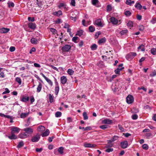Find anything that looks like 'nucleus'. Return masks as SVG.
Segmentation results:
<instances>
[{
    "label": "nucleus",
    "instance_id": "1",
    "mask_svg": "<svg viewBox=\"0 0 156 156\" xmlns=\"http://www.w3.org/2000/svg\"><path fill=\"white\" fill-rule=\"evenodd\" d=\"M94 24L99 27H102L104 25V23L102 20L99 19L95 20Z\"/></svg>",
    "mask_w": 156,
    "mask_h": 156
},
{
    "label": "nucleus",
    "instance_id": "2",
    "mask_svg": "<svg viewBox=\"0 0 156 156\" xmlns=\"http://www.w3.org/2000/svg\"><path fill=\"white\" fill-rule=\"evenodd\" d=\"M37 4L39 7L42 10L47 8L48 7V5H46L45 2H44L38 1Z\"/></svg>",
    "mask_w": 156,
    "mask_h": 156
},
{
    "label": "nucleus",
    "instance_id": "3",
    "mask_svg": "<svg viewBox=\"0 0 156 156\" xmlns=\"http://www.w3.org/2000/svg\"><path fill=\"white\" fill-rule=\"evenodd\" d=\"M11 133L17 134L20 130V129L16 127H12L11 129Z\"/></svg>",
    "mask_w": 156,
    "mask_h": 156
},
{
    "label": "nucleus",
    "instance_id": "4",
    "mask_svg": "<svg viewBox=\"0 0 156 156\" xmlns=\"http://www.w3.org/2000/svg\"><path fill=\"white\" fill-rule=\"evenodd\" d=\"M126 101L128 104H130L132 103L134 101L133 96L131 95H129L126 98Z\"/></svg>",
    "mask_w": 156,
    "mask_h": 156
},
{
    "label": "nucleus",
    "instance_id": "5",
    "mask_svg": "<svg viewBox=\"0 0 156 156\" xmlns=\"http://www.w3.org/2000/svg\"><path fill=\"white\" fill-rule=\"evenodd\" d=\"M71 48V47L70 45L66 44L62 47V50L63 52H67L69 51Z\"/></svg>",
    "mask_w": 156,
    "mask_h": 156
},
{
    "label": "nucleus",
    "instance_id": "6",
    "mask_svg": "<svg viewBox=\"0 0 156 156\" xmlns=\"http://www.w3.org/2000/svg\"><path fill=\"white\" fill-rule=\"evenodd\" d=\"M136 54L135 52H131L129 53L126 56V58L127 59L129 58H133L134 57L136 56Z\"/></svg>",
    "mask_w": 156,
    "mask_h": 156
},
{
    "label": "nucleus",
    "instance_id": "7",
    "mask_svg": "<svg viewBox=\"0 0 156 156\" xmlns=\"http://www.w3.org/2000/svg\"><path fill=\"white\" fill-rule=\"evenodd\" d=\"M102 123L103 124H110L112 123V121L109 119H105L102 121Z\"/></svg>",
    "mask_w": 156,
    "mask_h": 156
},
{
    "label": "nucleus",
    "instance_id": "8",
    "mask_svg": "<svg viewBox=\"0 0 156 156\" xmlns=\"http://www.w3.org/2000/svg\"><path fill=\"white\" fill-rule=\"evenodd\" d=\"M52 15L57 17H59L60 16L62 15V11L60 10L58 11H55L52 12Z\"/></svg>",
    "mask_w": 156,
    "mask_h": 156
},
{
    "label": "nucleus",
    "instance_id": "9",
    "mask_svg": "<svg viewBox=\"0 0 156 156\" xmlns=\"http://www.w3.org/2000/svg\"><path fill=\"white\" fill-rule=\"evenodd\" d=\"M110 20L113 24L116 25L118 23V20L114 17H111Z\"/></svg>",
    "mask_w": 156,
    "mask_h": 156
},
{
    "label": "nucleus",
    "instance_id": "10",
    "mask_svg": "<svg viewBox=\"0 0 156 156\" xmlns=\"http://www.w3.org/2000/svg\"><path fill=\"white\" fill-rule=\"evenodd\" d=\"M23 130L26 133L29 134H31L33 132V129L30 127L24 128Z\"/></svg>",
    "mask_w": 156,
    "mask_h": 156
},
{
    "label": "nucleus",
    "instance_id": "11",
    "mask_svg": "<svg viewBox=\"0 0 156 156\" xmlns=\"http://www.w3.org/2000/svg\"><path fill=\"white\" fill-rule=\"evenodd\" d=\"M120 144L122 148L125 149L127 147L128 144L127 141H124L121 142Z\"/></svg>",
    "mask_w": 156,
    "mask_h": 156
},
{
    "label": "nucleus",
    "instance_id": "12",
    "mask_svg": "<svg viewBox=\"0 0 156 156\" xmlns=\"http://www.w3.org/2000/svg\"><path fill=\"white\" fill-rule=\"evenodd\" d=\"M60 80L61 83L65 84L67 81V79L66 76H62L61 77Z\"/></svg>",
    "mask_w": 156,
    "mask_h": 156
},
{
    "label": "nucleus",
    "instance_id": "13",
    "mask_svg": "<svg viewBox=\"0 0 156 156\" xmlns=\"http://www.w3.org/2000/svg\"><path fill=\"white\" fill-rule=\"evenodd\" d=\"M40 138L39 135H37L33 137L31 139V141L33 142H36L38 141Z\"/></svg>",
    "mask_w": 156,
    "mask_h": 156
},
{
    "label": "nucleus",
    "instance_id": "14",
    "mask_svg": "<svg viewBox=\"0 0 156 156\" xmlns=\"http://www.w3.org/2000/svg\"><path fill=\"white\" fill-rule=\"evenodd\" d=\"M96 145L94 144H90L85 143L84 144V146L85 147H96Z\"/></svg>",
    "mask_w": 156,
    "mask_h": 156
},
{
    "label": "nucleus",
    "instance_id": "15",
    "mask_svg": "<svg viewBox=\"0 0 156 156\" xmlns=\"http://www.w3.org/2000/svg\"><path fill=\"white\" fill-rule=\"evenodd\" d=\"M10 30L9 28H2L0 29V33H6L8 32Z\"/></svg>",
    "mask_w": 156,
    "mask_h": 156
},
{
    "label": "nucleus",
    "instance_id": "16",
    "mask_svg": "<svg viewBox=\"0 0 156 156\" xmlns=\"http://www.w3.org/2000/svg\"><path fill=\"white\" fill-rule=\"evenodd\" d=\"M29 27L32 29H34L36 27V25L35 23H30L28 24Z\"/></svg>",
    "mask_w": 156,
    "mask_h": 156
},
{
    "label": "nucleus",
    "instance_id": "17",
    "mask_svg": "<svg viewBox=\"0 0 156 156\" xmlns=\"http://www.w3.org/2000/svg\"><path fill=\"white\" fill-rule=\"evenodd\" d=\"M11 135L8 136V137L11 140L16 139L17 138V136L15 134L11 133Z\"/></svg>",
    "mask_w": 156,
    "mask_h": 156
},
{
    "label": "nucleus",
    "instance_id": "18",
    "mask_svg": "<svg viewBox=\"0 0 156 156\" xmlns=\"http://www.w3.org/2000/svg\"><path fill=\"white\" fill-rule=\"evenodd\" d=\"M39 39H37L35 38H32L30 40V41L32 44H36L37 43Z\"/></svg>",
    "mask_w": 156,
    "mask_h": 156
},
{
    "label": "nucleus",
    "instance_id": "19",
    "mask_svg": "<svg viewBox=\"0 0 156 156\" xmlns=\"http://www.w3.org/2000/svg\"><path fill=\"white\" fill-rule=\"evenodd\" d=\"M42 89V84L40 83L39 82V84L38 85V86L37 88V92L38 93L40 92Z\"/></svg>",
    "mask_w": 156,
    "mask_h": 156
},
{
    "label": "nucleus",
    "instance_id": "20",
    "mask_svg": "<svg viewBox=\"0 0 156 156\" xmlns=\"http://www.w3.org/2000/svg\"><path fill=\"white\" fill-rule=\"evenodd\" d=\"M128 32V30L126 29L122 30L120 32V35H126Z\"/></svg>",
    "mask_w": 156,
    "mask_h": 156
},
{
    "label": "nucleus",
    "instance_id": "21",
    "mask_svg": "<svg viewBox=\"0 0 156 156\" xmlns=\"http://www.w3.org/2000/svg\"><path fill=\"white\" fill-rule=\"evenodd\" d=\"M29 114V112L22 113L20 115V117L21 118H24L27 116Z\"/></svg>",
    "mask_w": 156,
    "mask_h": 156
},
{
    "label": "nucleus",
    "instance_id": "22",
    "mask_svg": "<svg viewBox=\"0 0 156 156\" xmlns=\"http://www.w3.org/2000/svg\"><path fill=\"white\" fill-rule=\"evenodd\" d=\"M37 130L41 132H42L45 129V128L42 126H39L37 128Z\"/></svg>",
    "mask_w": 156,
    "mask_h": 156
},
{
    "label": "nucleus",
    "instance_id": "23",
    "mask_svg": "<svg viewBox=\"0 0 156 156\" xmlns=\"http://www.w3.org/2000/svg\"><path fill=\"white\" fill-rule=\"evenodd\" d=\"M49 134V130L47 129L46 131L42 134L41 136L42 137L46 136L48 135Z\"/></svg>",
    "mask_w": 156,
    "mask_h": 156
},
{
    "label": "nucleus",
    "instance_id": "24",
    "mask_svg": "<svg viewBox=\"0 0 156 156\" xmlns=\"http://www.w3.org/2000/svg\"><path fill=\"white\" fill-rule=\"evenodd\" d=\"M106 41V38L103 37L100 39L98 41L99 44H101L102 43H105Z\"/></svg>",
    "mask_w": 156,
    "mask_h": 156
},
{
    "label": "nucleus",
    "instance_id": "25",
    "mask_svg": "<svg viewBox=\"0 0 156 156\" xmlns=\"http://www.w3.org/2000/svg\"><path fill=\"white\" fill-rule=\"evenodd\" d=\"M119 138V136H113L111 139L109 140V141L110 142H113L117 140Z\"/></svg>",
    "mask_w": 156,
    "mask_h": 156
},
{
    "label": "nucleus",
    "instance_id": "26",
    "mask_svg": "<svg viewBox=\"0 0 156 156\" xmlns=\"http://www.w3.org/2000/svg\"><path fill=\"white\" fill-rule=\"evenodd\" d=\"M135 7L137 9L140 10L142 8V6L139 3H136L135 5Z\"/></svg>",
    "mask_w": 156,
    "mask_h": 156
},
{
    "label": "nucleus",
    "instance_id": "27",
    "mask_svg": "<svg viewBox=\"0 0 156 156\" xmlns=\"http://www.w3.org/2000/svg\"><path fill=\"white\" fill-rule=\"evenodd\" d=\"M29 99V97H23L22 98L21 100L23 102H26L28 101Z\"/></svg>",
    "mask_w": 156,
    "mask_h": 156
},
{
    "label": "nucleus",
    "instance_id": "28",
    "mask_svg": "<svg viewBox=\"0 0 156 156\" xmlns=\"http://www.w3.org/2000/svg\"><path fill=\"white\" fill-rule=\"evenodd\" d=\"M19 137L21 138H25L27 137V135L26 133L25 132V133H23L20 134L19 135Z\"/></svg>",
    "mask_w": 156,
    "mask_h": 156
},
{
    "label": "nucleus",
    "instance_id": "29",
    "mask_svg": "<svg viewBox=\"0 0 156 156\" xmlns=\"http://www.w3.org/2000/svg\"><path fill=\"white\" fill-rule=\"evenodd\" d=\"M134 3V1H132V0H126V4L129 5H131L132 4Z\"/></svg>",
    "mask_w": 156,
    "mask_h": 156
},
{
    "label": "nucleus",
    "instance_id": "30",
    "mask_svg": "<svg viewBox=\"0 0 156 156\" xmlns=\"http://www.w3.org/2000/svg\"><path fill=\"white\" fill-rule=\"evenodd\" d=\"M97 45L95 44H93L90 46L91 49L93 51H94L97 49Z\"/></svg>",
    "mask_w": 156,
    "mask_h": 156
},
{
    "label": "nucleus",
    "instance_id": "31",
    "mask_svg": "<svg viewBox=\"0 0 156 156\" xmlns=\"http://www.w3.org/2000/svg\"><path fill=\"white\" fill-rule=\"evenodd\" d=\"M138 49L139 51H144L145 50L144 46L141 45L138 48Z\"/></svg>",
    "mask_w": 156,
    "mask_h": 156
},
{
    "label": "nucleus",
    "instance_id": "32",
    "mask_svg": "<svg viewBox=\"0 0 156 156\" xmlns=\"http://www.w3.org/2000/svg\"><path fill=\"white\" fill-rule=\"evenodd\" d=\"M16 81L20 85L22 83L21 79L20 77H17L15 78Z\"/></svg>",
    "mask_w": 156,
    "mask_h": 156
},
{
    "label": "nucleus",
    "instance_id": "33",
    "mask_svg": "<svg viewBox=\"0 0 156 156\" xmlns=\"http://www.w3.org/2000/svg\"><path fill=\"white\" fill-rule=\"evenodd\" d=\"M64 148L63 147H59L58 149V151L60 154H63V153Z\"/></svg>",
    "mask_w": 156,
    "mask_h": 156
},
{
    "label": "nucleus",
    "instance_id": "34",
    "mask_svg": "<svg viewBox=\"0 0 156 156\" xmlns=\"http://www.w3.org/2000/svg\"><path fill=\"white\" fill-rule=\"evenodd\" d=\"M62 115V113L58 111L56 112L55 114V116L57 118L60 117Z\"/></svg>",
    "mask_w": 156,
    "mask_h": 156
},
{
    "label": "nucleus",
    "instance_id": "35",
    "mask_svg": "<svg viewBox=\"0 0 156 156\" xmlns=\"http://www.w3.org/2000/svg\"><path fill=\"white\" fill-rule=\"evenodd\" d=\"M83 31L82 30H80L77 31L76 35L80 36L83 34Z\"/></svg>",
    "mask_w": 156,
    "mask_h": 156
},
{
    "label": "nucleus",
    "instance_id": "36",
    "mask_svg": "<svg viewBox=\"0 0 156 156\" xmlns=\"http://www.w3.org/2000/svg\"><path fill=\"white\" fill-rule=\"evenodd\" d=\"M67 72L70 75H72L74 72V71L73 69H69L68 70Z\"/></svg>",
    "mask_w": 156,
    "mask_h": 156
},
{
    "label": "nucleus",
    "instance_id": "37",
    "mask_svg": "<svg viewBox=\"0 0 156 156\" xmlns=\"http://www.w3.org/2000/svg\"><path fill=\"white\" fill-rule=\"evenodd\" d=\"M83 115L84 120H86L88 119V116L87 115V113L86 112H84Z\"/></svg>",
    "mask_w": 156,
    "mask_h": 156
},
{
    "label": "nucleus",
    "instance_id": "38",
    "mask_svg": "<svg viewBox=\"0 0 156 156\" xmlns=\"http://www.w3.org/2000/svg\"><path fill=\"white\" fill-rule=\"evenodd\" d=\"M49 30L53 34H55L57 33V30L53 28H50Z\"/></svg>",
    "mask_w": 156,
    "mask_h": 156
},
{
    "label": "nucleus",
    "instance_id": "39",
    "mask_svg": "<svg viewBox=\"0 0 156 156\" xmlns=\"http://www.w3.org/2000/svg\"><path fill=\"white\" fill-rule=\"evenodd\" d=\"M89 29L90 32H92L95 31V28L94 26H90L89 27Z\"/></svg>",
    "mask_w": 156,
    "mask_h": 156
},
{
    "label": "nucleus",
    "instance_id": "40",
    "mask_svg": "<svg viewBox=\"0 0 156 156\" xmlns=\"http://www.w3.org/2000/svg\"><path fill=\"white\" fill-rule=\"evenodd\" d=\"M45 80L51 86L53 85V82L50 79L47 78Z\"/></svg>",
    "mask_w": 156,
    "mask_h": 156
},
{
    "label": "nucleus",
    "instance_id": "41",
    "mask_svg": "<svg viewBox=\"0 0 156 156\" xmlns=\"http://www.w3.org/2000/svg\"><path fill=\"white\" fill-rule=\"evenodd\" d=\"M151 53L153 55H156V48H153L151 50Z\"/></svg>",
    "mask_w": 156,
    "mask_h": 156
},
{
    "label": "nucleus",
    "instance_id": "42",
    "mask_svg": "<svg viewBox=\"0 0 156 156\" xmlns=\"http://www.w3.org/2000/svg\"><path fill=\"white\" fill-rule=\"evenodd\" d=\"M59 86H55V94H57L58 93V92L59 91Z\"/></svg>",
    "mask_w": 156,
    "mask_h": 156
},
{
    "label": "nucleus",
    "instance_id": "43",
    "mask_svg": "<svg viewBox=\"0 0 156 156\" xmlns=\"http://www.w3.org/2000/svg\"><path fill=\"white\" fill-rule=\"evenodd\" d=\"M122 69V68H118L115 70V72L116 74H118Z\"/></svg>",
    "mask_w": 156,
    "mask_h": 156
},
{
    "label": "nucleus",
    "instance_id": "44",
    "mask_svg": "<svg viewBox=\"0 0 156 156\" xmlns=\"http://www.w3.org/2000/svg\"><path fill=\"white\" fill-rule=\"evenodd\" d=\"M133 22L131 21H129L128 22L127 25L129 27H132L133 25Z\"/></svg>",
    "mask_w": 156,
    "mask_h": 156
},
{
    "label": "nucleus",
    "instance_id": "45",
    "mask_svg": "<svg viewBox=\"0 0 156 156\" xmlns=\"http://www.w3.org/2000/svg\"><path fill=\"white\" fill-rule=\"evenodd\" d=\"M92 4L94 5H96V4L98 2V0H91Z\"/></svg>",
    "mask_w": 156,
    "mask_h": 156
},
{
    "label": "nucleus",
    "instance_id": "46",
    "mask_svg": "<svg viewBox=\"0 0 156 156\" xmlns=\"http://www.w3.org/2000/svg\"><path fill=\"white\" fill-rule=\"evenodd\" d=\"M24 145V143L23 142L21 141L20 142L18 145H17V147L18 148H20L23 146Z\"/></svg>",
    "mask_w": 156,
    "mask_h": 156
},
{
    "label": "nucleus",
    "instance_id": "47",
    "mask_svg": "<svg viewBox=\"0 0 156 156\" xmlns=\"http://www.w3.org/2000/svg\"><path fill=\"white\" fill-rule=\"evenodd\" d=\"M9 92H10V91L9 90V89L7 88H5V91H4V92H3L2 93V94H8Z\"/></svg>",
    "mask_w": 156,
    "mask_h": 156
},
{
    "label": "nucleus",
    "instance_id": "48",
    "mask_svg": "<svg viewBox=\"0 0 156 156\" xmlns=\"http://www.w3.org/2000/svg\"><path fill=\"white\" fill-rule=\"evenodd\" d=\"M66 6V5L65 4L63 3H60L58 5V8H60L62 7H65Z\"/></svg>",
    "mask_w": 156,
    "mask_h": 156
},
{
    "label": "nucleus",
    "instance_id": "49",
    "mask_svg": "<svg viewBox=\"0 0 156 156\" xmlns=\"http://www.w3.org/2000/svg\"><path fill=\"white\" fill-rule=\"evenodd\" d=\"M49 101L51 103L53 101V96L51 94L49 95Z\"/></svg>",
    "mask_w": 156,
    "mask_h": 156
},
{
    "label": "nucleus",
    "instance_id": "50",
    "mask_svg": "<svg viewBox=\"0 0 156 156\" xmlns=\"http://www.w3.org/2000/svg\"><path fill=\"white\" fill-rule=\"evenodd\" d=\"M55 23L59 24L62 22V21L60 19H58L55 21Z\"/></svg>",
    "mask_w": 156,
    "mask_h": 156
},
{
    "label": "nucleus",
    "instance_id": "51",
    "mask_svg": "<svg viewBox=\"0 0 156 156\" xmlns=\"http://www.w3.org/2000/svg\"><path fill=\"white\" fill-rule=\"evenodd\" d=\"M131 14V12L129 11H126L125 12V14L126 16H129Z\"/></svg>",
    "mask_w": 156,
    "mask_h": 156
},
{
    "label": "nucleus",
    "instance_id": "52",
    "mask_svg": "<svg viewBox=\"0 0 156 156\" xmlns=\"http://www.w3.org/2000/svg\"><path fill=\"white\" fill-rule=\"evenodd\" d=\"M78 38V37H74L72 38V41L75 43H77V42L76 41V40Z\"/></svg>",
    "mask_w": 156,
    "mask_h": 156
},
{
    "label": "nucleus",
    "instance_id": "53",
    "mask_svg": "<svg viewBox=\"0 0 156 156\" xmlns=\"http://www.w3.org/2000/svg\"><path fill=\"white\" fill-rule=\"evenodd\" d=\"M99 127L102 129H105L107 128V126L106 125H101Z\"/></svg>",
    "mask_w": 156,
    "mask_h": 156
},
{
    "label": "nucleus",
    "instance_id": "54",
    "mask_svg": "<svg viewBox=\"0 0 156 156\" xmlns=\"http://www.w3.org/2000/svg\"><path fill=\"white\" fill-rule=\"evenodd\" d=\"M113 151V149L112 148H108L105 150V151L108 153L112 152Z\"/></svg>",
    "mask_w": 156,
    "mask_h": 156
},
{
    "label": "nucleus",
    "instance_id": "55",
    "mask_svg": "<svg viewBox=\"0 0 156 156\" xmlns=\"http://www.w3.org/2000/svg\"><path fill=\"white\" fill-rule=\"evenodd\" d=\"M150 22L152 24L155 23L156 22V18H152Z\"/></svg>",
    "mask_w": 156,
    "mask_h": 156
},
{
    "label": "nucleus",
    "instance_id": "56",
    "mask_svg": "<svg viewBox=\"0 0 156 156\" xmlns=\"http://www.w3.org/2000/svg\"><path fill=\"white\" fill-rule=\"evenodd\" d=\"M142 148L145 150H147L148 148V146L146 144H144L142 145Z\"/></svg>",
    "mask_w": 156,
    "mask_h": 156
},
{
    "label": "nucleus",
    "instance_id": "57",
    "mask_svg": "<svg viewBox=\"0 0 156 156\" xmlns=\"http://www.w3.org/2000/svg\"><path fill=\"white\" fill-rule=\"evenodd\" d=\"M30 118H29L27 120V124L25 125V126H29L30 124Z\"/></svg>",
    "mask_w": 156,
    "mask_h": 156
},
{
    "label": "nucleus",
    "instance_id": "58",
    "mask_svg": "<svg viewBox=\"0 0 156 156\" xmlns=\"http://www.w3.org/2000/svg\"><path fill=\"white\" fill-rule=\"evenodd\" d=\"M156 75V71L154 70L152 73L150 74V75L151 76L154 77Z\"/></svg>",
    "mask_w": 156,
    "mask_h": 156
},
{
    "label": "nucleus",
    "instance_id": "59",
    "mask_svg": "<svg viewBox=\"0 0 156 156\" xmlns=\"http://www.w3.org/2000/svg\"><path fill=\"white\" fill-rule=\"evenodd\" d=\"M138 116L137 115L134 114L132 116V118L133 119L136 120L137 119Z\"/></svg>",
    "mask_w": 156,
    "mask_h": 156
},
{
    "label": "nucleus",
    "instance_id": "60",
    "mask_svg": "<svg viewBox=\"0 0 156 156\" xmlns=\"http://www.w3.org/2000/svg\"><path fill=\"white\" fill-rule=\"evenodd\" d=\"M8 6L9 7H13L14 6V4L12 2H9L8 3Z\"/></svg>",
    "mask_w": 156,
    "mask_h": 156
},
{
    "label": "nucleus",
    "instance_id": "61",
    "mask_svg": "<svg viewBox=\"0 0 156 156\" xmlns=\"http://www.w3.org/2000/svg\"><path fill=\"white\" fill-rule=\"evenodd\" d=\"M120 31H121V30H120L119 29L115 31L116 34L117 35L119 36L120 35Z\"/></svg>",
    "mask_w": 156,
    "mask_h": 156
},
{
    "label": "nucleus",
    "instance_id": "62",
    "mask_svg": "<svg viewBox=\"0 0 156 156\" xmlns=\"http://www.w3.org/2000/svg\"><path fill=\"white\" fill-rule=\"evenodd\" d=\"M70 18L71 20H73L74 22H75L76 20V19H77V18L76 16L72 17L71 16L70 17Z\"/></svg>",
    "mask_w": 156,
    "mask_h": 156
},
{
    "label": "nucleus",
    "instance_id": "63",
    "mask_svg": "<svg viewBox=\"0 0 156 156\" xmlns=\"http://www.w3.org/2000/svg\"><path fill=\"white\" fill-rule=\"evenodd\" d=\"M71 4L72 5L75 6V0H71Z\"/></svg>",
    "mask_w": 156,
    "mask_h": 156
},
{
    "label": "nucleus",
    "instance_id": "64",
    "mask_svg": "<svg viewBox=\"0 0 156 156\" xmlns=\"http://www.w3.org/2000/svg\"><path fill=\"white\" fill-rule=\"evenodd\" d=\"M15 50V48L14 47H11L9 48V51L11 52L14 51Z\"/></svg>",
    "mask_w": 156,
    "mask_h": 156
}]
</instances>
